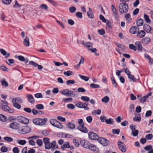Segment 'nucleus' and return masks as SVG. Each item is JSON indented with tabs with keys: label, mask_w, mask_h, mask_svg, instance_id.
<instances>
[{
	"label": "nucleus",
	"mask_w": 153,
	"mask_h": 153,
	"mask_svg": "<svg viewBox=\"0 0 153 153\" xmlns=\"http://www.w3.org/2000/svg\"><path fill=\"white\" fill-rule=\"evenodd\" d=\"M153 137L152 134H149L146 136V137L147 140H151Z\"/></svg>",
	"instance_id": "nucleus-47"
},
{
	"label": "nucleus",
	"mask_w": 153,
	"mask_h": 153,
	"mask_svg": "<svg viewBox=\"0 0 153 153\" xmlns=\"http://www.w3.org/2000/svg\"><path fill=\"white\" fill-rule=\"evenodd\" d=\"M105 123L107 124L112 125L114 123V120L113 119L111 118H109L108 119H107V120H106Z\"/></svg>",
	"instance_id": "nucleus-27"
},
{
	"label": "nucleus",
	"mask_w": 153,
	"mask_h": 153,
	"mask_svg": "<svg viewBox=\"0 0 153 153\" xmlns=\"http://www.w3.org/2000/svg\"><path fill=\"white\" fill-rule=\"evenodd\" d=\"M7 120V118L6 116L2 114H0V120L5 122Z\"/></svg>",
	"instance_id": "nucleus-23"
},
{
	"label": "nucleus",
	"mask_w": 153,
	"mask_h": 153,
	"mask_svg": "<svg viewBox=\"0 0 153 153\" xmlns=\"http://www.w3.org/2000/svg\"><path fill=\"white\" fill-rule=\"evenodd\" d=\"M81 99L83 101L85 102H88L90 100V99L89 97L87 96H82L81 97Z\"/></svg>",
	"instance_id": "nucleus-38"
},
{
	"label": "nucleus",
	"mask_w": 153,
	"mask_h": 153,
	"mask_svg": "<svg viewBox=\"0 0 153 153\" xmlns=\"http://www.w3.org/2000/svg\"><path fill=\"white\" fill-rule=\"evenodd\" d=\"M88 137L90 139L93 140H98L99 136L96 133L93 132H89L88 133Z\"/></svg>",
	"instance_id": "nucleus-11"
},
{
	"label": "nucleus",
	"mask_w": 153,
	"mask_h": 153,
	"mask_svg": "<svg viewBox=\"0 0 153 153\" xmlns=\"http://www.w3.org/2000/svg\"><path fill=\"white\" fill-rule=\"evenodd\" d=\"M39 8L41 9H44L45 10H47L48 9L47 6L45 4H42L40 6Z\"/></svg>",
	"instance_id": "nucleus-35"
},
{
	"label": "nucleus",
	"mask_w": 153,
	"mask_h": 153,
	"mask_svg": "<svg viewBox=\"0 0 153 153\" xmlns=\"http://www.w3.org/2000/svg\"><path fill=\"white\" fill-rule=\"evenodd\" d=\"M139 28L137 26H133L131 27L129 32L132 34H136L139 31Z\"/></svg>",
	"instance_id": "nucleus-12"
},
{
	"label": "nucleus",
	"mask_w": 153,
	"mask_h": 153,
	"mask_svg": "<svg viewBox=\"0 0 153 153\" xmlns=\"http://www.w3.org/2000/svg\"><path fill=\"white\" fill-rule=\"evenodd\" d=\"M119 11L121 13H126L128 10V4L126 3H121L119 5Z\"/></svg>",
	"instance_id": "nucleus-2"
},
{
	"label": "nucleus",
	"mask_w": 153,
	"mask_h": 153,
	"mask_svg": "<svg viewBox=\"0 0 153 153\" xmlns=\"http://www.w3.org/2000/svg\"><path fill=\"white\" fill-rule=\"evenodd\" d=\"M137 33V36L141 38L144 37L146 35L145 32L143 30H141L140 32L138 31Z\"/></svg>",
	"instance_id": "nucleus-16"
},
{
	"label": "nucleus",
	"mask_w": 153,
	"mask_h": 153,
	"mask_svg": "<svg viewBox=\"0 0 153 153\" xmlns=\"http://www.w3.org/2000/svg\"><path fill=\"white\" fill-rule=\"evenodd\" d=\"M138 133V130H135L132 131L131 134L134 137H136L137 136Z\"/></svg>",
	"instance_id": "nucleus-37"
},
{
	"label": "nucleus",
	"mask_w": 153,
	"mask_h": 153,
	"mask_svg": "<svg viewBox=\"0 0 153 153\" xmlns=\"http://www.w3.org/2000/svg\"><path fill=\"white\" fill-rule=\"evenodd\" d=\"M85 47L87 48H90V47H92L93 44L92 43L90 42H88L85 43Z\"/></svg>",
	"instance_id": "nucleus-54"
},
{
	"label": "nucleus",
	"mask_w": 153,
	"mask_h": 153,
	"mask_svg": "<svg viewBox=\"0 0 153 153\" xmlns=\"http://www.w3.org/2000/svg\"><path fill=\"white\" fill-rule=\"evenodd\" d=\"M69 147V143L68 142H66L61 146V148L62 149H64L66 148H68Z\"/></svg>",
	"instance_id": "nucleus-28"
},
{
	"label": "nucleus",
	"mask_w": 153,
	"mask_h": 153,
	"mask_svg": "<svg viewBox=\"0 0 153 153\" xmlns=\"http://www.w3.org/2000/svg\"><path fill=\"white\" fill-rule=\"evenodd\" d=\"M76 9L74 7L72 6L70 7L69 8V10L71 13H74L76 10Z\"/></svg>",
	"instance_id": "nucleus-44"
},
{
	"label": "nucleus",
	"mask_w": 153,
	"mask_h": 153,
	"mask_svg": "<svg viewBox=\"0 0 153 153\" xmlns=\"http://www.w3.org/2000/svg\"><path fill=\"white\" fill-rule=\"evenodd\" d=\"M53 126L60 129L62 128L63 127L61 123L57 121Z\"/></svg>",
	"instance_id": "nucleus-25"
},
{
	"label": "nucleus",
	"mask_w": 153,
	"mask_h": 153,
	"mask_svg": "<svg viewBox=\"0 0 153 153\" xmlns=\"http://www.w3.org/2000/svg\"><path fill=\"white\" fill-rule=\"evenodd\" d=\"M22 118L23 119V120L22 122V123L26 124L29 123V120L27 119L25 117H24V118Z\"/></svg>",
	"instance_id": "nucleus-52"
},
{
	"label": "nucleus",
	"mask_w": 153,
	"mask_h": 153,
	"mask_svg": "<svg viewBox=\"0 0 153 153\" xmlns=\"http://www.w3.org/2000/svg\"><path fill=\"white\" fill-rule=\"evenodd\" d=\"M152 94V92L151 91L149 92L148 94L141 98L140 100V101L141 102L143 103L145 102L146 101L148 97L151 95Z\"/></svg>",
	"instance_id": "nucleus-13"
},
{
	"label": "nucleus",
	"mask_w": 153,
	"mask_h": 153,
	"mask_svg": "<svg viewBox=\"0 0 153 153\" xmlns=\"http://www.w3.org/2000/svg\"><path fill=\"white\" fill-rule=\"evenodd\" d=\"M135 45L138 50H141L142 49V46L141 43L139 41H137L135 43Z\"/></svg>",
	"instance_id": "nucleus-20"
},
{
	"label": "nucleus",
	"mask_w": 153,
	"mask_h": 153,
	"mask_svg": "<svg viewBox=\"0 0 153 153\" xmlns=\"http://www.w3.org/2000/svg\"><path fill=\"white\" fill-rule=\"evenodd\" d=\"M0 69L2 71H8V68L3 65H2L0 67Z\"/></svg>",
	"instance_id": "nucleus-53"
},
{
	"label": "nucleus",
	"mask_w": 153,
	"mask_h": 153,
	"mask_svg": "<svg viewBox=\"0 0 153 153\" xmlns=\"http://www.w3.org/2000/svg\"><path fill=\"white\" fill-rule=\"evenodd\" d=\"M90 86L91 87L93 88H99L100 87V86L99 85L93 83L90 84Z\"/></svg>",
	"instance_id": "nucleus-33"
},
{
	"label": "nucleus",
	"mask_w": 153,
	"mask_h": 153,
	"mask_svg": "<svg viewBox=\"0 0 153 153\" xmlns=\"http://www.w3.org/2000/svg\"><path fill=\"white\" fill-rule=\"evenodd\" d=\"M133 119L134 121H137L140 122L141 120V117H138V116H135L133 118Z\"/></svg>",
	"instance_id": "nucleus-55"
},
{
	"label": "nucleus",
	"mask_w": 153,
	"mask_h": 153,
	"mask_svg": "<svg viewBox=\"0 0 153 153\" xmlns=\"http://www.w3.org/2000/svg\"><path fill=\"white\" fill-rule=\"evenodd\" d=\"M47 121V119L46 118L42 119L39 118V125L42 126Z\"/></svg>",
	"instance_id": "nucleus-19"
},
{
	"label": "nucleus",
	"mask_w": 153,
	"mask_h": 153,
	"mask_svg": "<svg viewBox=\"0 0 153 153\" xmlns=\"http://www.w3.org/2000/svg\"><path fill=\"white\" fill-rule=\"evenodd\" d=\"M128 78H129L131 81L135 82L136 81V79L134 77V76L133 75L131 74L128 76Z\"/></svg>",
	"instance_id": "nucleus-32"
},
{
	"label": "nucleus",
	"mask_w": 153,
	"mask_h": 153,
	"mask_svg": "<svg viewBox=\"0 0 153 153\" xmlns=\"http://www.w3.org/2000/svg\"><path fill=\"white\" fill-rule=\"evenodd\" d=\"M77 128L84 133H87L88 131V129L85 127H84V126H78L77 127Z\"/></svg>",
	"instance_id": "nucleus-14"
},
{
	"label": "nucleus",
	"mask_w": 153,
	"mask_h": 153,
	"mask_svg": "<svg viewBox=\"0 0 153 153\" xmlns=\"http://www.w3.org/2000/svg\"><path fill=\"white\" fill-rule=\"evenodd\" d=\"M97 140L101 144L104 146H107L109 144V141L104 138L102 137L99 138Z\"/></svg>",
	"instance_id": "nucleus-6"
},
{
	"label": "nucleus",
	"mask_w": 153,
	"mask_h": 153,
	"mask_svg": "<svg viewBox=\"0 0 153 153\" xmlns=\"http://www.w3.org/2000/svg\"><path fill=\"white\" fill-rule=\"evenodd\" d=\"M60 92L62 94L68 97L71 96L74 94L73 91L68 89L62 90L60 91Z\"/></svg>",
	"instance_id": "nucleus-5"
},
{
	"label": "nucleus",
	"mask_w": 153,
	"mask_h": 153,
	"mask_svg": "<svg viewBox=\"0 0 153 153\" xmlns=\"http://www.w3.org/2000/svg\"><path fill=\"white\" fill-rule=\"evenodd\" d=\"M29 39L27 36L24 40L23 44L25 46H29Z\"/></svg>",
	"instance_id": "nucleus-22"
},
{
	"label": "nucleus",
	"mask_w": 153,
	"mask_h": 153,
	"mask_svg": "<svg viewBox=\"0 0 153 153\" xmlns=\"http://www.w3.org/2000/svg\"><path fill=\"white\" fill-rule=\"evenodd\" d=\"M111 10L114 17L116 20H118L119 17L118 13L115 7L113 4L111 6Z\"/></svg>",
	"instance_id": "nucleus-8"
},
{
	"label": "nucleus",
	"mask_w": 153,
	"mask_h": 153,
	"mask_svg": "<svg viewBox=\"0 0 153 153\" xmlns=\"http://www.w3.org/2000/svg\"><path fill=\"white\" fill-rule=\"evenodd\" d=\"M17 143L20 145H23L26 143V141L25 140L19 139L17 140Z\"/></svg>",
	"instance_id": "nucleus-29"
},
{
	"label": "nucleus",
	"mask_w": 153,
	"mask_h": 153,
	"mask_svg": "<svg viewBox=\"0 0 153 153\" xmlns=\"http://www.w3.org/2000/svg\"><path fill=\"white\" fill-rule=\"evenodd\" d=\"M66 125L68 128L70 129H74L75 127V124L71 122L68 123L66 124Z\"/></svg>",
	"instance_id": "nucleus-21"
},
{
	"label": "nucleus",
	"mask_w": 153,
	"mask_h": 153,
	"mask_svg": "<svg viewBox=\"0 0 153 153\" xmlns=\"http://www.w3.org/2000/svg\"><path fill=\"white\" fill-rule=\"evenodd\" d=\"M33 122L35 124L39 125V118L34 119L33 120Z\"/></svg>",
	"instance_id": "nucleus-60"
},
{
	"label": "nucleus",
	"mask_w": 153,
	"mask_h": 153,
	"mask_svg": "<svg viewBox=\"0 0 153 153\" xmlns=\"http://www.w3.org/2000/svg\"><path fill=\"white\" fill-rule=\"evenodd\" d=\"M119 149L123 152H126V145L121 141H118L117 143Z\"/></svg>",
	"instance_id": "nucleus-7"
},
{
	"label": "nucleus",
	"mask_w": 153,
	"mask_h": 153,
	"mask_svg": "<svg viewBox=\"0 0 153 153\" xmlns=\"http://www.w3.org/2000/svg\"><path fill=\"white\" fill-rule=\"evenodd\" d=\"M4 140L8 142H11L13 141V139L10 137H5L4 138Z\"/></svg>",
	"instance_id": "nucleus-34"
},
{
	"label": "nucleus",
	"mask_w": 153,
	"mask_h": 153,
	"mask_svg": "<svg viewBox=\"0 0 153 153\" xmlns=\"http://www.w3.org/2000/svg\"><path fill=\"white\" fill-rule=\"evenodd\" d=\"M31 130L30 127L28 126H20L18 132L20 133L26 134L29 132Z\"/></svg>",
	"instance_id": "nucleus-3"
},
{
	"label": "nucleus",
	"mask_w": 153,
	"mask_h": 153,
	"mask_svg": "<svg viewBox=\"0 0 153 153\" xmlns=\"http://www.w3.org/2000/svg\"><path fill=\"white\" fill-rule=\"evenodd\" d=\"M29 102L31 104H33L34 102V100L33 96L31 95L28 94L27 96Z\"/></svg>",
	"instance_id": "nucleus-18"
},
{
	"label": "nucleus",
	"mask_w": 153,
	"mask_h": 153,
	"mask_svg": "<svg viewBox=\"0 0 153 153\" xmlns=\"http://www.w3.org/2000/svg\"><path fill=\"white\" fill-rule=\"evenodd\" d=\"M20 126V124L16 122H12L10 125V128L15 130L18 129V130Z\"/></svg>",
	"instance_id": "nucleus-9"
},
{
	"label": "nucleus",
	"mask_w": 153,
	"mask_h": 153,
	"mask_svg": "<svg viewBox=\"0 0 153 153\" xmlns=\"http://www.w3.org/2000/svg\"><path fill=\"white\" fill-rule=\"evenodd\" d=\"M23 102V100L19 97H18L12 99V102L13 103V105H20Z\"/></svg>",
	"instance_id": "nucleus-4"
},
{
	"label": "nucleus",
	"mask_w": 153,
	"mask_h": 153,
	"mask_svg": "<svg viewBox=\"0 0 153 153\" xmlns=\"http://www.w3.org/2000/svg\"><path fill=\"white\" fill-rule=\"evenodd\" d=\"M115 45L119 48H122L123 49H125L126 48L122 44H121L119 43L116 42Z\"/></svg>",
	"instance_id": "nucleus-39"
},
{
	"label": "nucleus",
	"mask_w": 153,
	"mask_h": 153,
	"mask_svg": "<svg viewBox=\"0 0 153 153\" xmlns=\"http://www.w3.org/2000/svg\"><path fill=\"white\" fill-rule=\"evenodd\" d=\"M125 17L128 23H130L131 22V18L130 15L129 13L125 15Z\"/></svg>",
	"instance_id": "nucleus-24"
},
{
	"label": "nucleus",
	"mask_w": 153,
	"mask_h": 153,
	"mask_svg": "<svg viewBox=\"0 0 153 153\" xmlns=\"http://www.w3.org/2000/svg\"><path fill=\"white\" fill-rule=\"evenodd\" d=\"M102 101L103 102L106 103L109 100V98L107 96H105L102 99Z\"/></svg>",
	"instance_id": "nucleus-49"
},
{
	"label": "nucleus",
	"mask_w": 153,
	"mask_h": 153,
	"mask_svg": "<svg viewBox=\"0 0 153 153\" xmlns=\"http://www.w3.org/2000/svg\"><path fill=\"white\" fill-rule=\"evenodd\" d=\"M16 58H18L20 61L23 62L25 60V58L24 57L22 56H15Z\"/></svg>",
	"instance_id": "nucleus-42"
},
{
	"label": "nucleus",
	"mask_w": 153,
	"mask_h": 153,
	"mask_svg": "<svg viewBox=\"0 0 153 153\" xmlns=\"http://www.w3.org/2000/svg\"><path fill=\"white\" fill-rule=\"evenodd\" d=\"M86 120L87 121L90 123L91 122L92 120V118L91 116H88L86 117Z\"/></svg>",
	"instance_id": "nucleus-63"
},
{
	"label": "nucleus",
	"mask_w": 153,
	"mask_h": 153,
	"mask_svg": "<svg viewBox=\"0 0 153 153\" xmlns=\"http://www.w3.org/2000/svg\"><path fill=\"white\" fill-rule=\"evenodd\" d=\"M151 39L147 37H144L142 40V42L145 45L149 44L150 43Z\"/></svg>",
	"instance_id": "nucleus-17"
},
{
	"label": "nucleus",
	"mask_w": 153,
	"mask_h": 153,
	"mask_svg": "<svg viewBox=\"0 0 153 153\" xmlns=\"http://www.w3.org/2000/svg\"><path fill=\"white\" fill-rule=\"evenodd\" d=\"M152 148V146L151 145H149L145 146L144 147V149L146 151H149Z\"/></svg>",
	"instance_id": "nucleus-51"
},
{
	"label": "nucleus",
	"mask_w": 153,
	"mask_h": 153,
	"mask_svg": "<svg viewBox=\"0 0 153 153\" xmlns=\"http://www.w3.org/2000/svg\"><path fill=\"white\" fill-rule=\"evenodd\" d=\"M45 149H49L51 148V143L49 142L45 144Z\"/></svg>",
	"instance_id": "nucleus-43"
},
{
	"label": "nucleus",
	"mask_w": 153,
	"mask_h": 153,
	"mask_svg": "<svg viewBox=\"0 0 153 153\" xmlns=\"http://www.w3.org/2000/svg\"><path fill=\"white\" fill-rule=\"evenodd\" d=\"M57 119L58 120L63 122H65L66 120L65 118L59 116L57 117Z\"/></svg>",
	"instance_id": "nucleus-57"
},
{
	"label": "nucleus",
	"mask_w": 153,
	"mask_h": 153,
	"mask_svg": "<svg viewBox=\"0 0 153 153\" xmlns=\"http://www.w3.org/2000/svg\"><path fill=\"white\" fill-rule=\"evenodd\" d=\"M129 48L132 50L136 51L137 50V48L136 46L132 44H129Z\"/></svg>",
	"instance_id": "nucleus-48"
},
{
	"label": "nucleus",
	"mask_w": 153,
	"mask_h": 153,
	"mask_svg": "<svg viewBox=\"0 0 153 153\" xmlns=\"http://www.w3.org/2000/svg\"><path fill=\"white\" fill-rule=\"evenodd\" d=\"M13 152L14 153H19V151L17 147H15L13 149Z\"/></svg>",
	"instance_id": "nucleus-64"
},
{
	"label": "nucleus",
	"mask_w": 153,
	"mask_h": 153,
	"mask_svg": "<svg viewBox=\"0 0 153 153\" xmlns=\"http://www.w3.org/2000/svg\"><path fill=\"white\" fill-rule=\"evenodd\" d=\"M78 123L79 124V126H84V123L83 122L82 119H80L78 120Z\"/></svg>",
	"instance_id": "nucleus-62"
},
{
	"label": "nucleus",
	"mask_w": 153,
	"mask_h": 153,
	"mask_svg": "<svg viewBox=\"0 0 153 153\" xmlns=\"http://www.w3.org/2000/svg\"><path fill=\"white\" fill-rule=\"evenodd\" d=\"M22 5H20L18 3L17 1L16 0L15 4L13 6L14 8H16L17 7L20 8L22 6Z\"/></svg>",
	"instance_id": "nucleus-46"
},
{
	"label": "nucleus",
	"mask_w": 153,
	"mask_h": 153,
	"mask_svg": "<svg viewBox=\"0 0 153 153\" xmlns=\"http://www.w3.org/2000/svg\"><path fill=\"white\" fill-rule=\"evenodd\" d=\"M152 114V111L151 110L148 111H146V114H145V117H149Z\"/></svg>",
	"instance_id": "nucleus-59"
},
{
	"label": "nucleus",
	"mask_w": 153,
	"mask_h": 153,
	"mask_svg": "<svg viewBox=\"0 0 153 153\" xmlns=\"http://www.w3.org/2000/svg\"><path fill=\"white\" fill-rule=\"evenodd\" d=\"M143 28L146 33H149L150 32L152 28L149 25L145 24L143 25Z\"/></svg>",
	"instance_id": "nucleus-15"
},
{
	"label": "nucleus",
	"mask_w": 153,
	"mask_h": 153,
	"mask_svg": "<svg viewBox=\"0 0 153 153\" xmlns=\"http://www.w3.org/2000/svg\"><path fill=\"white\" fill-rule=\"evenodd\" d=\"M79 76L82 79L85 80V81H87L88 80L89 78L88 76H82L80 74L79 75Z\"/></svg>",
	"instance_id": "nucleus-31"
},
{
	"label": "nucleus",
	"mask_w": 153,
	"mask_h": 153,
	"mask_svg": "<svg viewBox=\"0 0 153 153\" xmlns=\"http://www.w3.org/2000/svg\"><path fill=\"white\" fill-rule=\"evenodd\" d=\"M73 74V72L70 71H68L66 72H64V74L65 75H66L67 76H70L72 75Z\"/></svg>",
	"instance_id": "nucleus-36"
},
{
	"label": "nucleus",
	"mask_w": 153,
	"mask_h": 153,
	"mask_svg": "<svg viewBox=\"0 0 153 153\" xmlns=\"http://www.w3.org/2000/svg\"><path fill=\"white\" fill-rule=\"evenodd\" d=\"M0 150L2 152H7L8 149L6 146H3L1 147L0 149Z\"/></svg>",
	"instance_id": "nucleus-41"
},
{
	"label": "nucleus",
	"mask_w": 153,
	"mask_h": 153,
	"mask_svg": "<svg viewBox=\"0 0 153 153\" xmlns=\"http://www.w3.org/2000/svg\"><path fill=\"white\" fill-rule=\"evenodd\" d=\"M12 0H2L3 3L6 4H8L11 2Z\"/></svg>",
	"instance_id": "nucleus-61"
},
{
	"label": "nucleus",
	"mask_w": 153,
	"mask_h": 153,
	"mask_svg": "<svg viewBox=\"0 0 153 153\" xmlns=\"http://www.w3.org/2000/svg\"><path fill=\"white\" fill-rule=\"evenodd\" d=\"M76 16L80 19L82 18V13L81 12H77L76 13Z\"/></svg>",
	"instance_id": "nucleus-58"
},
{
	"label": "nucleus",
	"mask_w": 153,
	"mask_h": 153,
	"mask_svg": "<svg viewBox=\"0 0 153 153\" xmlns=\"http://www.w3.org/2000/svg\"><path fill=\"white\" fill-rule=\"evenodd\" d=\"M35 97L39 98H42L43 97L42 94L41 93H36L34 95Z\"/></svg>",
	"instance_id": "nucleus-56"
},
{
	"label": "nucleus",
	"mask_w": 153,
	"mask_h": 153,
	"mask_svg": "<svg viewBox=\"0 0 153 153\" xmlns=\"http://www.w3.org/2000/svg\"><path fill=\"white\" fill-rule=\"evenodd\" d=\"M98 32L101 35H104L105 33V31L103 29L98 30Z\"/></svg>",
	"instance_id": "nucleus-50"
},
{
	"label": "nucleus",
	"mask_w": 153,
	"mask_h": 153,
	"mask_svg": "<svg viewBox=\"0 0 153 153\" xmlns=\"http://www.w3.org/2000/svg\"><path fill=\"white\" fill-rule=\"evenodd\" d=\"M0 107L7 112L13 113L14 111L13 109L9 107L8 106H0Z\"/></svg>",
	"instance_id": "nucleus-10"
},
{
	"label": "nucleus",
	"mask_w": 153,
	"mask_h": 153,
	"mask_svg": "<svg viewBox=\"0 0 153 153\" xmlns=\"http://www.w3.org/2000/svg\"><path fill=\"white\" fill-rule=\"evenodd\" d=\"M89 10L88 11L87 13V15L90 18H94V16L91 13V11L92 10L91 8H89Z\"/></svg>",
	"instance_id": "nucleus-30"
},
{
	"label": "nucleus",
	"mask_w": 153,
	"mask_h": 153,
	"mask_svg": "<svg viewBox=\"0 0 153 153\" xmlns=\"http://www.w3.org/2000/svg\"><path fill=\"white\" fill-rule=\"evenodd\" d=\"M144 17L145 20L147 23H149L150 22V20L149 19V16L146 14H144Z\"/></svg>",
	"instance_id": "nucleus-40"
},
{
	"label": "nucleus",
	"mask_w": 153,
	"mask_h": 153,
	"mask_svg": "<svg viewBox=\"0 0 153 153\" xmlns=\"http://www.w3.org/2000/svg\"><path fill=\"white\" fill-rule=\"evenodd\" d=\"M120 131V129L118 128L117 129H113L112 130V132L114 134H119Z\"/></svg>",
	"instance_id": "nucleus-45"
},
{
	"label": "nucleus",
	"mask_w": 153,
	"mask_h": 153,
	"mask_svg": "<svg viewBox=\"0 0 153 153\" xmlns=\"http://www.w3.org/2000/svg\"><path fill=\"white\" fill-rule=\"evenodd\" d=\"M81 145L84 148L89 149L95 152L98 151V149L96 146L94 144H91L88 141L85 140H80Z\"/></svg>",
	"instance_id": "nucleus-1"
},
{
	"label": "nucleus",
	"mask_w": 153,
	"mask_h": 153,
	"mask_svg": "<svg viewBox=\"0 0 153 153\" xmlns=\"http://www.w3.org/2000/svg\"><path fill=\"white\" fill-rule=\"evenodd\" d=\"M143 24V21L141 19H140L138 20L137 21V26H142Z\"/></svg>",
	"instance_id": "nucleus-26"
}]
</instances>
